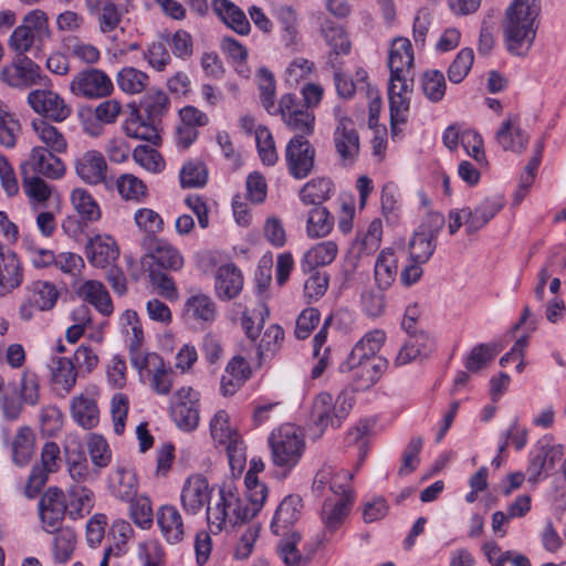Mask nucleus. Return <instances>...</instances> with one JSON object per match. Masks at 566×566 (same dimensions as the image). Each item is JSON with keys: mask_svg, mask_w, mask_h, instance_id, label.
Segmentation results:
<instances>
[{"mask_svg": "<svg viewBox=\"0 0 566 566\" xmlns=\"http://www.w3.org/2000/svg\"><path fill=\"white\" fill-rule=\"evenodd\" d=\"M537 0H513L505 11L503 33L507 51L524 56L536 36V19L539 14Z\"/></svg>", "mask_w": 566, "mask_h": 566, "instance_id": "1", "label": "nucleus"}, {"mask_svg": "<svg viewBox=\"0 0 566 566\" xmlns=\"http://www.w3.org/2000/svg\"><path fill=\"white\" fill-rule=\"evenodd\" d=\"M303 501L300 495L290 494L279 504L271 523V530L277 536H282L277 545V552L286 566H303L308 557L303 556L297 549L301 534L291 531V527L301 517Z\"/></svg>", "mask_w": 566, "mask_h": 566, "instance_id": "2", "label": "nucleus"}, {"mask_svg": "<svg viewBox=\"0 0 566 566\" xmlns=\"http://www.w3.org/2000/svg\"><path fill=\"white\" fill-rule=\"evenodd\" d=\"M253 518L249 504L241 497L233 480L223 481L212 504L207 506V521L212 532L218 533L228 524L234 526Z\"/></svg>", "mask_w": 566, "mask_h": 566, "instance_id": "3", "label": "nucleus"}, {"mask_svg": "<svg viewBox=\"0 0 566 566\" xmlns=\"http://www.w3.org/2000/svg\"><path fill=\"white\" fill-rule=\"evenodd\" d=\"M269 444L273 463L285 471H291L298 463L305 449L303 436L289 423L271 433Z\"/></svg>", "mask_w": 566, "mask_h": 566, "instance_id": "4", "label": "nucleus"}, {"mask_svg": "<svg viewBox=\"0 0 566 566\" xmlns=\"http://www.w3.org/2000/svg\"><path fill=\"white\" fill-rule=\"evenodd\" d=\"M210 433L217 444L226 448L232 473H241L247 461L245 446L238 431L230 426L229 415L224 410L217 411L212 417Z\"/></svg>", "mask_w": 566, "mask_h": 566, "instance_id": "5", "label": "nucleus"}, {"mask_svg": "<svg viewBox=\"0 0 566 566\" xmlns=\"http://www.w3.org/2000/svg\"><path fill=\"white\" fill-rule=\"evenodd\" d=\"M0 77L9 87L22 91L50 81L36 62L21 55L14 56L11 63L2 67Z\"/></svg>", "mask_w": 566, "mask_h": 566, "instance_id": "6", "label": "nucleus"}, {"mask_svg": "<svg viewBox=\"0 0 566 566\" xmlns=\"http://www.w3.org/2000/svg\"><path fill=\"white\" fill-rule=\"evenodd\" d=\"M350 408L352 399L346 394H340L333 400L331 394L319 392L313 400L311 418L321 430L328 426L338 427Z\"/></svg>", "mask_w": 566, "mask_h": 566, "instance_id": "7", "label": "nucleus"}, {"mask_svg": "<svg viewBox=\"0 0 566 566\" xmlns=\"http://www.w3.org/2000/svg\"><path fill=\"white\" fill-rule=\"evenodd\" d=\"M70 92L80 98L99 99L114 91L112 78L101 69L88 67L77 72L70 82Z\"/></svg>", "mask_w": 566, "mask_h": 566, "instance_id": "8", "label": "nucleus"}, {"mask_svg": "<svg viewBox=\"0 0 566 566\" xmlns=\"http://www.w3.org/2000/svg\"><path fill=\"white\" fill-rule=\"evenodd\" d=\"M60 297L56 285L50 281L38 280L25 286V298L19 307V317L29 322L36 311H51Z\"/></svg>", "mask_w": 566, "mask_h": 566, "instance_id": "9", "label": "nucleus"}, {"mask_svg": "<svg viewBox=\"0 0 566 566\" xmlns=\"http://www.w3.org/2000/svg\"><path fill=\"white\" fill-rule=\"evenodd\" d=\"M276 114L281 115L287 128L304 138L314 132L315 115L306 109L301 101L291 93L284 94L279 103Z\"/></svg>", "mask_w": 566, "mask_h": 566, "instance_id": "10", "label": "nucleus"}, {"mask_svg": "<svg viewBox=\"0 0 566 566\" xmlns=\"http://www.w3.org/2000/svg\"><path fill=\"white\" fill-rule=\"evenodd\" d=\"M60 447L55 442L44 443L41 450V462L32 467L28 482L24 486V494L28 499L39 495L48 482L49 475L59 469Z\"/></svg>", "mask_w": 566, "mask_h": 566, "instance_id": "11", "label": "nucleus"}, {"mask_svg": "<svg viewBox=\"0 0 566 566\" xmlns=\"http://www.w3.org/2000/svg\"><path fill=\"white\" fill-rule=\"evenodd\" d=\"M314 146L302 135H295L286 145L285 160L290 175L295 179L306 178L314 168Z\"/></svg>", "mask_w": 566, "mask_h": 566, "instance_id": "12", "label": "nucleus"}, {"mask_svg": "<svg viewBox=\"0 0 566 566\" xmlns=\"http://www.w3.org/2000/svg\"><path fill=\"white\" fill-rule=\"evenodd\" d=\"M29 106L39 115L62 123L72 114V107L52 90H33L28 94Z\"/></svg>", "mask_w": 566, "mask_h": 566, "instance_id": "13", "label": "nucleus"}, {"mask_svg": "<svg viewBox=\"0 0 566 566\" xmlns=\"http://www.w3.org/2000/svg\"><path fill=\"white\" fill-rule=\"evenodd\" d=\"M67 504L64 492L56 488H49L40 499L39 514L43 528L48 533H54L62 525Z\"/></svg>", "mask_w": 566, "mask_h": 566, "instance_id": "14", "label": "nucleus"}, {"mask_svg": "<svg viewBox=\"0 0 566 566\" xmlns=\"http://www.w3.org/2000/svg\"><path fill=\"white\" fill-rule=\"evenodd\" d=\"M85 2L88 12L95 15L98 30L103 34L115 31L124 15L128 13L132 8L130 0H125V2L85 0Z\"/></svg>", "mask_w": 566, "mask_h": 566, "instance_id": "15", "label": "nucleus"}, {"mask_svg": "<svg viewBox=\"0 0 566 566\" xmlns=\"http://www.w3.org/2000/svg\"><path fill=\"white\" fill-rule=\"evenodd\" d=\"M211 489L208 480L202 474H191L184 483L180 501L186 513L191 515L199 514L209 504L211 499Z\"/></svg>", "mask_w": 566, "mask_h": 566, "instance_id": "16", "label": "nucleus"}, {"mask_svg": "<svg viewBox=\"0 0 566 566\" xmlns=\"http://www.w3.org/2000/svg\"><path fill=\"white\" fill-rule=\"evenodd\" d=\"M333 139L342 165H353L358 158L360 144L359 135L350 118L346 116L339 118Z\"/></svg>", "mask_w": 566, "mask_h": 566, "instance_id": "17", "label": "nucleus"}, {"mask_svg": "<svg viewBox=\"0 0 566 566\" xmlns=\"http://www.w3.org/2000/svg\"><path fill=\"white\" fill-rule=\"evenodd\" d=\"M54 153L40 146L33 147L29 159L22 164L21 170L25 168V171L53 180L62 178L66 168Z\"/></svg>", "mask_w": 566, "mask_h": 566, "instance_id": "18", "label": "nucleus"}, {"mask_svg": "<svg viewBox=\"0 0 566 566\" xmlns=\"http://www.w3.org/2000/svg\"><path fill=\"white\" fill-rule=\"evenodd\" d=\"M96 395L97 390L92 386L80 395L74 396L70 401L71 417L83 429H93L99 422Z\"/></svg>", "mask_w": 566, "mask_h": 566, "instance_id": "19", "label": "nucleus"}, {"mask_svg": "<svg viewBox=\"0 0 566 566\" xmlns=\"http://www.w3.org/2000/svg\"><path fill=\"white\" fill-rule=\"evenodd\" d=\"M413 64V51L409 39L396 38L391 42L388 66L390 69V80L410 81L411 67Z\"/></svg>", "mask_w": 566, "mask_h": 566, "instance_id": "20", "label": "nucleus"}, {"mask_svg": "<svg viewBox=\"0 0 566 566\" xmlns=\"http://www.w3.org/2000/svg\"><path fill=\"white\" fill-rule=\"evenodd\" d=\"M119 253L116 240L109 234H96L85 244L86 259L94 268L111 266L118 259Z\"/></svg>", "mask_w": 566, "mask_h": 566, "instance_id": "21", "label": "nucleus"}, {"mask_svg": "<svg viewBox=\"0 0 566 566\" xmlns=\"http://www.w3.org/2000/svg\"><path fill=\"white\" fill-rule=\"evenodd\" d=\"M495 140L505 151L522 154L526 148L530 136L520 126V117L509 114L495 133Z\"/></svg>", "mask_w": 566, "mask_h": 566, "instance_id": "22", "label": "nucleus"}, {"mask_svg": "<svg viewBox=\"0 0 566 566\" xmlns=\"http://www.w3.org/2000/svg\"><path fill=\"white\" fill-rule=\"evenodd\" d=\"M142 244L148 250L146 258L154 260L159 268L179 271L184 266V256L179 250L168 241L158 238H144Z\"/></svg>", "mask_w": 566, "mask_h": 566, "instance_id": "23", "label": "nucleus"}, {"mask_svg": "<svg viewBox=\"0 0 566 566\" xmlns=\"http://www.w3.org/2000/svg\"><path fill=\"white\" fill-rule=\"evenodd\" d=\"M76 175L88 185L105 182L107 163L98 150H87L75 159Z\"/></svg>", "mask_w": 566, "mask_h": 566, "instance_id": "24", "label": "nucleus"}, {"mask_svg": "<svg viewBox=\"0 0 566 566\" xmlns=\"http://www.w3.org/2000/svg\"><path fill=\"white\" fill-rule=\"evenodd\" d=\"M413 80L410 81H389L388 97L390 119L395 123H407L410 107V97L408 93L412 92Z\"/></svg>", "mask_w": 566, "mask_h": 566, "instance_id": "25", "label": "nucleus"}, {"mask_svg": "<svg viewBox=\"0 0 566 566\" xmlns=\"http://www.w3.org/2000/svg\"><path fill=\"white\" fill-rule=\"evenodd\" d=\"M243 287L241 271L232 263L218 268L214 276V292L221 301L237 297Z\"/></svg>", "mask_w": 566, "mask_h": 566, "instance_id": "26", "label": "nucleus"}, {"mask_svg": "<svg viewBox=\"0 0 566 566\" xmlns=\"http://www.w3.org/2000/svg\"><path fill=\"white\" fill-rule=\"evenodd\" d=\"M157 525L169 544L180 543L185 537V525L180 512L174 505H163L156 513Z\"/></svg>", "mask_w": 566, "mask_h": 566, "instance_id": "27", "label": "nucleus"}, {"mask_svg": "<svg viewBox=\"0 0 566 566\" xmlns=\"http://www.w3.org/2000/svg\"><path fill=\"white\" fill-rule=\"evenodd\" d=\"M80 298L93 305L104 316H109L113 311V302L106 286L96 280L84 281L77 289Z\"/></svg>", "mask_w": 566, "mask_h": 566, "instance_id": "28", "label": "nucleus"}, {"mask_svg": "<svg viewBox=\"0 0 566 566\" xmlns=\"http://www.w3.org/2000/svg\"><path fill=\"white\" fill-rule=\"evenodd\" d=\"M354 504L353 497H327L322 506L321 518L324 531L334 533L338 530L348 516Z\"/></svg>", "mask_w": 566, "mask_h": 566, "instance_id": "29", "label": "nucleus"}, {"mask_svg": "<svg viewBox=\"0 0 566 566\" xmlns=\"http://www.w3.org/2000/svg\"><path fill=\"white\" fill-rule=\"evenodd\" d=\"M564 454L563 446H543L534 454L527 467L528 481L536 483L543 473L554 469Z\"/></svg>", "mask_w": 566, "mask_h": 566, "instance_id": "30", "label": "nucleus"}, {"mask_svg": "<svg viewBox=\"0 0 566 566\" xmlns=\"http://www.w3.org/2000/svg\"><path fill=\"white\" fill-rule=\"evenodd\" d=\"M23 281L22 263L14 252H0V294L19 287Z\"/></svg>", "mask_w": 566, "mask_h": 566, "instance_id": "31", "label": "nucleus"}, {"mask_svg": "<svg viewBox=\"0 0 566 566\" xmlns=\"http://www.w3.org/2000/svg\"><path fill=\"white\" fill-rule=\"evenodd\" d=\"M213 12L233 31L241 35L250 32V22L245 13L230 0H213Z\"/></svg>", "mask_w": 566, "mask_h": 566, "instance_id": "32", "label": "nucleus"}, {"mask_svg": "<svg viewBox=\"0 0 566 566\" xmlns=\"http://www.w3.org/2000/svg\"><path fill=\"white\" fill-rule=\"evenodd\" d=\"M159 123L160 122L148 119V117L143 118L137 111H134L124 123V132L126 136L130 138L146 140L157 145L160 140Z\"/></svg>", "mask_w": 566, "mask_h": 566, "instance_id": "33", "label": "nucleus"}, {"mask_svg": "<svg viewBox=\"0 0 566 566\" xmlns=\"http://www.w3.org/2000/svg\"><path fill=\"white\" fill-rule=\"evenodd\" d=\"M348 365L354 371V376L358 381L360 389H366L373 386L380 378L381 374L387 367V361L382 358L363 359L356 361L348 358Z\"/></svg>", "mask_w": 566, "mask_h": 566, "instance_id": "34", "label": "nucleus"}, {"mask_svg": "<svg viewBox=\"0 0 566 566\" xmlns=\"http://www.w3.org/2000/svg\"><path fill=\"white\" fill-rule=\"evenodd\" d=\"M10 448L13 462L19 467L27 465L35 448V434L32 428L29 426L20 427L12 437Z\"/></svg>", "mask_w": 566, "mask_h": 566, "instance_id": "35", "label": "nucleus"}, {"mask_svg": "<svg viewBox=\"0 0 566 566\" xmlns=\"http://www.w3.org/2000/svg\"><path fill=\"white\" fill-rule=\"evenodd\" d=\"M185 313L196 322L212 323L217 317V305L208 294L197 293L186 301Z\"/></svg>", "mask_w": 566, "mask_h": 566, "instance_id": "36", "label": "nucleus"}, {"mask_svg": "<svg viewBox=\"0 0 566 566\" xmlns=\"http://www.w3.org/2000/svg\"><path fill=\"white\" fill-rule=\"evenodd\" d=\"M503 208L502 201L485 200L474 210L470 208L462 209L461 212L465 217L467 231L469 233L475 232L483 228L501 209Z\"/></svg>", "mask_w": 566, "mask_h": 566, "instance_id": "37", "label": "nucleus"}, {"mask_svg": "<svg viewBox=\"0 0 566 566\" xmlns=\"http://www.w3.org/2000/svg\"><path fill=\"white\" fill-rule=\"evenodd\" d=\"M108 483L112 494L122 501H130L136 495L137 480L132 470L117 467L111 473Z\"/></svg>", "mask_w": 566, "mask_h": 566, "instance_id": "38", "label": "nucleus"}, {"mask_svg": "<svg viewBox=\"0 0 566 566\" xmlns=\"http://www.w3.org/2000/svg\"><path fill=\"white\" fill-rule=\"evenodd\" d=\"M69 514L73 518L83 517L94 506V493L82 484H73L67 490Z\"/></svg>", "mask_w": 566, "mask_h": 566, "instance_id": "39", "label": "nucleus"}, {"mask_svg": "<svg viewBox=\"0 0 566 566\" xmlns=\"http://www.w3.org/2000/svg\"><path fill=\"white\" fill-rule=\"evenodd\" d=\"M333 182L328 178H314L306 182L300 190V199L304 205L313 207L322 206L331 198Z\"/></svg>", "mask_w": 566, "mask_h": 566, "instance_id": "40", "label": "nucleus"}, {"mask_svg": "<svg viewBox=\"0 0 566 566\" xmlns=\"http://www.w3.org/2000/svg\"><path fill=\"white\" fill-rule=\"evenodd\" d=\"M71 203L82 220L86 222H96L102 213L98 203L93 196L83 188H76L71 192Z\"/></svg>", "mask_w": 566, "mask_h": 566, "instance_id": "41", "label": "nucleus"}, {"mask_svg": "<svg viewBox=\"0 0 566 566\" xmlns=\"http://www.w3.org/2000/svg\"><path fill=\"white\" fill-rule=\"evenodd\" d=\"M139 105L148 119L160 122L168 112L170 102L164 91L149 88L140 99Z\"/></svg>", "mask_w": 566, "mask_h": 566, "instance_id": "42", "label": "nucleus"}, {"mask_svg": "<svg viewBox=\"0 0 566 566\" xmlns=\"http://www.w3.org/2000/svg\"><path fill=\"white\" fill-rule=\"evenodd\" d=\"M375 281L380 290H387L397 275V259L394 251L382 250L377 256L374 269Z\"/></svg>", "mask_w": 566, "mask_h": 566, "instance_id": "43", "label": "nucleus"}, {"mask_svg": "<svg viewBox=\"0 0 566 566\" xmlns=\"http://www.w3.org/2000/svg\"><path fill=\"white\" fill-rule=\"evenodd\" d=\"M32 127L38 138L45 145L44 148L55 153L66 151V139L55 126L43 119H38L33 120Z\"/></svg>", "mask_w": 566, "mask_h": 566, "instance_id": "44", "label": "nucleus"}, {"mask_svg": "<svg viewBox=\"0 0 566 566\" xmlns=\"http://www.w3.org/2000/svg\"><path fill=\"white\" fill-rule=\"evenodd\" d=\"M334 217L323 206L313 207L308 211L306 232L310 238L326 237L334 228Z\"/></svg>", "mask_w": 566, "mask_h": 566, "instance_id": "45", "label": "nucleus"}, {"mask_svg": "<svg viewBox=\"0 0 566 566\" xmlns=\"http://www.w3.org/2000/svg\"><path fill=\"white\" fill-rule=\"evenodd\" d=\"M21 133V124L17 115L0 102V144L6 148H13Z\"/></svg>", "mask_w": 566, "mask_h": 566, "instance_id": "46", "label": "nucleus"}, {"mask_svg": "<svg viewBox=\"0 0 566 566\" xmlns=\"http://www.w3.org/2000/svg\"><path fill=\"white\" fill-rule=\"evenodd\" d=\"M386 335L380 329H375L367 333L352 349L349 357L354 363L361 361L363 359L379 358L376 356L377 352L382 346Z\"/></svg>", "mask_w": 566, "mask_h": 566, "instance_id": "47", "label": "nucleus"}, {"mask_svg": "<svg viewBox=\"0 0 566 566\" xmlns=\"http://www.w3.org/2000/svg\"><path fill=\"white\" fill-rule=\"evenodd\" d=\"M338 253V247L336 242L332 240L323 241L312 247L303 259L304 265H307L310 270H314L318 266H325L331 264Z\"/></svg>", "mask_w": 566, "mask_h": 566, "instance_id": "48", "label": "nucleus"}, {"mask_svg": "<svg viewBox=\"0 0 566 566\" xmlns=\"http://www.w3.org/2000/svg\"><path fill=\"white\" fill-rule=\"evenodd\" d=\"M81 375L73 360L66 357L57 358L52 367V380L65 392H70L75 384L77 376Z\"/></svg>", "mask_w": 566, "mask_h": 566, "instance_id": "49", "label": "nucleus"}, {"mask_svg": "<svg viewBox=\"0 0 566 566\" xmlns=\"http://www.w3.org/2000/svg\"><path fill=\"white\" fill-rule=\"evenodd\" d=\"M148 75L135 67H124L116 76V82L120 91L126 94H138L143 92L148 84Z\"/></svg>", "mask_w": 566, "mask_h": 566, "instance_id": "50", "label": "nucleus"}, {"mask_svg": "<svg viewBox=\"0 0 566 566\" xmlns=\"http://www.w3.org/2000/svg\"><path fill=\"white\" fill-rule=\"evenodd\" d=\"M322 32L326 43L331 48L327 60L328 64L331 59L339 60L340 55H347L350 52V42L346 32L340 27L326 25L323 28Z\"/></svg>", "mask_w": 566, "mask_h": 566, "instance_id": "51", "label": "nucleus"}, {"mask_svg": "<svg viewBox=\"0 0 566 566\" xmlns=\"http://www.w3.org/2000/svg\"><path fill=\"white\" fill-rule=\"evenodd\" d=\"M244 483L247 486V503L249 504V510L254 517L264 505V502L268 497V486L260 482L254 472H247L244 478Z\"/></svg>", "mask_w": 566, "mask_h": 566, "instance_id": "52", "label": "nucleus"}, {"mask_svg": "<svg viewBox=\"0 0 566 566\" xmlns=\"http://www.w3.org/2000/svg\"><path fill=\"white\" fill-rule=\"evenodd\" d=\"M116 188L126 201L139 202L147 197V186L142 179L132 174L119 176L116 180Z\"/></svg>", "mask_w": 566, "mask_h": 566, "instance_id": "53", "label": "nucleus"}, {"mask_svg": "<svg viewBox=\"0 0 566 566\" xmlns=\"http://www.w3.org/2000/svg\"><path fill=\"white\" fill-rule=\"evenodd\" d=\"M22 188L31 201L45 202L52 193V188L40 176L21 170Z\"/></svg>", "mask_w": 566, "mask_h": 566, "instance_id": "54", "label": "nucleus"}, {"mask_svg": "<svg viewBox=\"0 0 566 566\" xmlns=\"http://www.w3.org/2000/svg\"><path fill=\"white\" fill-rule=\"evenodd\" d=\"M137 228L143 231L145 238L157 239L156 234L164 230V220L158 212L149 208H139L134 213Z\"/></svg>", "mask_w": 566, "mask_h": 566, "instance_id": "55", "label": "nucleus"}, {"mask_svg": "<svg viewBox=\"0 0 566 566\" xmlns=\"http://www.w3.org/2000/svg\"><path fill=\"white\" fill-rule=\"evenodd\" d=\"M54 533L53 557L57 563L67 562L75 548L76 535L70 527H59Z\"/></svg>", "mask_w": 566, "mask_h": 566, "instance_id": "56", "label": "nucleus"}, {"mask_svg": "<svg viewBox=\"0 0 566 566\" xmlns=\"http://www.w3.org/2000/svg\"><path fill=\"white\" fill-rule=\"evenodd\" d=\"M23 403L24 402L20 392L18 391L17 385L13 382H8V387L0 396V407L3 417L7 420H17L23 410Z\"/></svg>", "mask_w": 566, "mask_h": 566, "instance_id": "57", "label": "nucleus"}, {"mask_svg": "<svg viewBox=\"0 0 566 566\" xmlns=\"http://www.w3.org/2000/svg\"><path fill=\"white\" fill-rule=\"evenodd\" d=\"M170 415L177 424L184 431H191L198 427L199 405H189L188 407L180 403L170 405Z\"/></svg>", "mask_w": 566, "mask_h": 566, "instance_id": "58", "label": "nucleus"}, {"mask_svg": "<svg viewBox=\"0 0 566 566\" xmlns=\"http://www.w3.org/2000/svg\"><path fill=\"white\" fill-rule=\"evenodd\" d=\"M382 234V224L379 219L373 220L367 231L359 234L356 240V248L359 255H369L374 253L380 244Z\"/></svg>", "mask_w": 566, "mask_h": 566, "instance_id": "59", "label": "nucleus"}, {"mask_svg": "<svg viewBox=\"0 0 566 566\" xmlns=\"http://www.w3.org/2000/svg\"><path fill=\"white\" fill-rule=\"evenodd\" d=\"M277 19L282 27V38L286 46H294L298 43V23L295 11L289 7L283 6L277 10Z\"/></svg>", "mask_w": 566, "mask_h": 566, "instance_id": "60", "label": "nucleus"}, {"mask_svg": "<svg viewBox=\"0 0 566 566\" xmlns=\"http://www.w3.org/2000/svg\"><path fill=\"white\" fill-rule=\"evenodd\" d=\"M255 143L262 163L268 166L274 165L279 157L273 136L268 127L258 126L255 128Z\"/></svg>", "mask_w": 566, "mask_h": 566, "instance_id": "61", "label": "nucleus"}, {"mask_svg": "<svg viewBox=\"0 0 566 566\" xmlns=\"http://www.w3.org/2000/svg\"><path fill=\"white\" fill-rule=\"evenodd\" d=\"M474 62V53L470 48L462 49L448 69V78L454 83H461L469 74Z\"/></svg>", "mask_w": 566, "mask_h": 566, "instance_id": "62", "label": "nucleus"}, {"mask_svg": "<svg viewBox=\"0 0 566 566\" xmlns=\"http://www.w3.org/2000/svg\"><path fill=\"white\" fill-rule=\"evenodd\" d=\"M259 77V88H260V98L262 105L268 111L269 114H276L277 106H275V80L273 74L261 67L258 73Z\"/></svg>", "mask_w": 566, "mask_h": 566, "instance_id": "63", "label": "nucleus"}, {"mask_svg": "<svg viewBox=\"0 0 566 566\" xmlns=\"http://www.w3.org/2000/svg\"><path fill=\"white\" fill-rule=\"evenodd\" d=\"M446 78L441 71H427L422 76V91L426 97L432 102H440L446 94Z\"/></svg>", "mask_w": 566, "mask_h": 566, "instance_id": "64", "label": "nucleus"}]
</instances>
